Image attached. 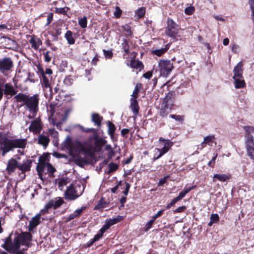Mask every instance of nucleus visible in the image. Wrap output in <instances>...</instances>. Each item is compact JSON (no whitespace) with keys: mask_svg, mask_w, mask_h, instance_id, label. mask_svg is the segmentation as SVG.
<instances>
[{"mask_svg":"<svg viewBox=\"0 0 254 254\" xmlns=\"http://www.w3.org/2000/svg\"><path fill=\"white\" fill-rule=\"evenodd\" d=\"M215 136L214 135H208L207 136H205L204 138L203 141L201 143L200 146L201 148L200 149H203L204 146L205 144H208V145H212V144L214 142H215Z\"/></svg>","mask_w":254,"mask_h":254,"instance_id":"b1692460","label":"nucleus"},{"mask_svg":"<svg viewBox=\"0 0 254 254\" xmlns=\"http://www.w3.org/2000/svg\"><path fill=\"white\" fill-rule=\"evenodd\" d=\"M74 162L79 166L83 167L85 164L88 163V161L84 158L79 157L77 155L73 156Z\"/></svg>","mask_w":254,"mask_h":254,"instance_id":"c85d7f7f","label":"nucleus"},{"mask_svg":"<svg viewBox=\"0 0 254 254\" xmlns=\"http://www.w3.org/2000/svg\"><path fill=\"white\" fill-rule=\"evenodd\" d=\"M243 64L242 62H239L237 65L235 67L233 72L234 75L233 78H242L243 75Z\"/></svg>","mask_w":254,"mask_h":254,"instance_id":"5701e85b","label":"nucleus"},{"mask_svg":"<svg viewBox=\"0 0 254 254\" xmlns=\"http://www.w3.org/2000/svg\"><path fill=\"white\" fill-rule=\"evenodd\" d=\"M83 190V186L78 185L73 186L70 185L67 187L64 193L65 199L69 200H74L82 194Z\"/></svg>","mask_w":254,"mask_h":254,"instance_id":"7ed1b4c3","label":"nucleus"},{"mask_svg":"<svg viewBox=\"0 0 254 254\" xmlns=\"http://www.w3.org/2000/svg\"><path fill=\"white\" fill-rule=\"evenodd\" d=\"M1 247L10 253H14L19 250L20 246L15 238L12 242L11 241V236L7 237L4 241V243L1 245Z\"/></svg>","mask_w":254,"mask_h":254,"instance_id":"39448f33","label":"nucleus"},{"mask_svg":"<svg viewBox=\"0 0 254 254\" xmlns=\"http://www.w3.org/2000/svg\"><path fill=\"white\" fill-rule=\"evenodd\" d=\"M42 87L44 91L45 96L47 97L48 96L52 97V91L51 88L50 83L48 78L44 75V73H42V80L41 81Z\"/></svg>","mask_w":254,"mask_h":254,"instance_id":"ddd939ff","label":"nucleus"},{"mask_svg":"<svg viewBox=\"0 0 254 254\" xmlns=\"http://www.w3.org/2000/svg\"><path fill=\"white\" fill-rule=\"evenodd\" d=\"M210 220L214 223H216L219 219V215L217 213L212 214L210 216Z\"/></svg>","mask_w":254,"mask_h":254,"instance_id":"5fc2aeb1","label":"nucleus"},{"mask_svg":"<svg viewBox=\"0 0 254 254\" xmlns=\"http://www.w3.org/2000/svg\"><path fill=\"white\" fill-rule=\"evenodd\" d=\"M13 63L9 57H5L0 60V72L6 75L7 73L12 70Z\"/></svg>","mask_w":254,"mask_h":254,"instance_id":"423d86ee","label":"nucleus"},{"mask_svg":"<svg viewBox=\"0 0 254 254\" xmlns=\"http://www.w3.org/2000/svg\"><path fill=\"white\" fill-rule=\"evenodd\" d=\"M85 208V206H82L80 208L75 210L73 213H71L67 216L66 221H70L71 220L80 216Z\"/></svg>","mask_w":254,"mask_h":254,"instance_id":"412c9836","label":"nucleus"},{"mask_svg":"<svg viewBox=\"0 0 254 254\" xmlns=\"http://www.w3.org/2000/svg\"><path fill=\"white\" fill-rule=\"evenodd\" d=\"M176 25V23L172 20H168V26L166 31V33L167 35L172 38L175 37L177 34Z\"/></svg>","mask_w":254,"mask_h":254,"instance_id":"2eb2a0df","label":"nucleus"},{"mask_svg":"<svg viewBox=\"0 0 254 254\" xmlns=\"http://www.w3.org/2000/svg\"><path fill=\"white\" fill-rule=\"evenodd\" d=\"M152 76V72L148 71L143 74V76L146 79H150Z\"/></svg>","mask_w":254,"mask_h":254,"instance_id":"338daca9","label":"nucleus"},{"mask_svg":"<svg viewBox=\"0 0 254 254\" xmlns=\"http://www.w3.org/2000/svg\"><path fill=\"white\" fill-rule=\"evenodd\" d=\"M78 24L81 28H86L87 24V17L86 16H84L83 18H80L78 20Z\"/></svg>","mask_w":254,"mask_h":254,"instance_id":"37998d69","label":"nucleus"},{"mask_svg":"<svg viewBox=\"0 0 254 254\" xmlns=\"http://www.w3.org/2000/svg\"><path fill=\"white\" fill-rule=\"evenodd\" d=\"M244 129L245 131V137L246 139H250V137H253L252 135V133L254 134V127L253 126H245Z\"/></svg>","mask_w":254,"mask_h":254,"instance_id":"c756f323","label":"nucleus"},{"mask_svg":"<svg viewBox=\"0 0 254 254\" xmlns=\"http://www.w3.org/2000/svg\"><path fill=\"white\" fill-rule=\"evenodd\" d=\"M64 202L61 197H57L50 200L45 205L44 208L41 210V213H45L50 208L53 207L54 209L60 207Z\"/></svg>","mask_w":254,"mask_h":254,"instance_id":"9d476101","label":"nucleus"},{"mask_svg":"<svg viewBox=\"0 0 254 254\" xmlns=\"http://www.w3.org/2000/svg\"><path fill=\"white\" fill-rule=\"evenodd\" d=\"M39 101V98L37 94L32 96H28L24 105L30 113L37 114L38 111Z\"/></svg>","mask_w":254,"mask_h":254,"instance_id":"20e7f679","label":"nucleus"},{"mask_svg":"<svg viewBox=\"0 0 254 254\" xmlns=\"http://www.w3.org/2000/svg\"><path fill=\"white\" fill-rule=\"evenodd\" d=\"M153 224V220H149L145 225V231H147L149 229H150Z\"/></svg>","mask_w":254,"mask_h":254,"instance_id":"e2e57ef3","label":"nucleus"},{"mask_svg":"<svg viewBox=\"0 0 254 254\" xmlns=\"http://www.w3.org/2000/svg\"><path fill=\"white\" fill-rule=\"evenodd\" d=\"M16 168L19 169V164L18 162L13 158L9 159L6 167V170L8 174H11L13 173Z\"/></svg>","mask_w":254,"mask_h":254,"instance_id":"f3484780","label":"nucleus"},{"mask_svg":"<svg viewBox=\"0 0 254 254\" xmlns=\"http://www.w3.org/2000/svg\"><path fill=\"white\" fill-rule=\"evenodd\" d=\"M171 118L177 121L182 122L184 121L183 116L176 115H170L169 116Z\"/></svg>","mask_w":254,"mask_h":254,"instance_id":"8fccbe9b","label":"nucleus"},{"mask_svg":"<svg viewBox=\"0 0 254 254\" xmlns=\"http://www.w3.org/2000/svg\"><path fill=\"white\" fill-rule=\"evenodd\" d=\"M195 188V186H192L190 187H189V188H187L186 187H185V188L184 189V190L181 191L179 194V196L182 199L183 198H184L185 195L188 193L190 191H191L192 190H193V189H194Z\"/></svg>","mask_w":254,"mask_h":254,"instance_id":"f704fd0d","label":"nucleus"},{"mask_svg":"<svg viewBox=\"0 0 254 254\" xmlns=\"http://www.w3.org/2000/svg\"><path fill=\"white\" fill-rule=\"evenodd\" d=\"M41 213L36 214L34 217L32 218L31 220L29 221L28 225V230L31 232L40 223Z\"/></svg>","mask_w":254,"mask_h":254,"instance_id":"dca6fc26","label":"nucleus"},{"mask_svg":"<svg viewBox=\"0 0 254 254\" xmlns=\"http://www.w3.org/2000/svg\"><path fill=\"white\" fill-rule=\"evenodd\" d=\"M217 154H216L211 160L208 162V165L209 166L213 167L215 164V161L217 158Z\"/></svg>","mask_w":254,"mask_h":254,"instance_id":"052dcab7","label":"nucleus"},{"mask_svg":"<svg viewBox=\"0 0 254 254\" xmlns=\"http://www.w3.org/2000/svg\"><path fill=\"white\" fill-rule=\"evenodd\" d=\"M103 118L97 113H93L91 116V121L94 123V125L98 127H100L101 125V122Z\"/></svg>","mask_w":254,"mask_h":254,"instance_id":"cd10ccee","label":"nucleus"},{"mask_svg":"<svg viewBox=\"0 0 254 254\" xmlns=\"http://www.w3.org/2000/svg\"><path fill=\"white\" fill-rule=\"evenodd\" d=\"M52 20H53V13H50L48 15V17L47 19L46 25L47 26L49 25L50 24V23L52 22Z\"/></svg>","mask_w":254,"mask_h":254,"instance_id":"0e129e2a","label":"nucleus"},{"mask_svg":"<svg viewBox=\"0 0 254 254\" xmlns=\"http://www.w3.org/2000/svg\"><path fill=\"white\" fill-rule=\"evenodd\" d=\"M122 13V11L120 7L119 6H116L115 10L114 12L115 17L116 18H119L121 16Z\"/></svg>","mask_w":254,"mask_h":254,"instance_id":"603ef678","label":"nucleus"},{"mask_svg":"<svg viewBox=\"0 0 254 254\" xmlns=\"http://www.w3.org/2000/svg\"><path fill=\"white\" fill-rule=\"evenodd\" d=\"M6 41L9 46L8 48L10 49H15L17 48V44L15 41L12 40L9 38H7Z\"/></svg>","mask_w":254,"mask_h":254,"instance_id":"e433bc0d","label":"nucleus"},{"mask_svg":"<svg viewBox=\"0 0 254 254\" xmlns=\"http://www.w3.org/2000/svg\"><path fill=\"white\" fill-rule=\"evenodd\" d=\"M169 48V44H167L163 48L157 49L152 51V53L153 55H157V56H161L162 54L165 53Z\"/></svg>","mask_w":254,"mask_h":254,"instance_id":"2f4dec72","label":"nucleus"},{"mask_svg":"<svg viewBox=\"0 0 254 254\" xmlns=\"http://www.w3.org/2000/svg\"><path fill=\"white\" fill-rule=\"evenodd\" d=\"M130 66L133 68H138L142 66V64L140 62L135 60H131L130 63Z\"/></svg>","mask_w":254,"mask_h":254,"instance_id":"a19ab883","label":"nucleus"},{"mask_svg":"<svg viewBox=\"0 0 254 254\" xmlns=\"http://www.w3.org/2000/svg\"><path fill=\"white\" fill-rule=\"evenodd\" d=\"M84 131L86 132H92L94 133V135L93 136L90 137L89 138V139L91 140L93 138L96 139L97 134H96V130L95 129H94L93 128H85V129L84 130Z\"/></svg>","mask_w":254,"mask_h":254,"instance_id":"de8ad7c7","label":"nucleus"},{"mask_svg":"<svg viewBox=\"0 0 254 254\" xmlns=\"http://www.w3.org/2000/svg\"><path fill=\"white\" fill-rule=\"evenodd\" d=\"M109 167L110 172L114 171L116 170L118 168L117 165L114 163H110L109 165Z\"/></svg>","mask_w":254,"mask_h":254,"instance_id":"4d7b16f0","label":"nucleus"},{"mask_svg":"<svg viewBox=\"0 0 254 254\" xmlns=\"http://www.w3.org/2000/svg\"><path fill=\"white\" fill-rule=\"evenodd\" d=\"M145 10L144 7H140L137 10H135L134 17L136 19H138L143 17L145 14Z\"/></svg>","mask_w":254,"mask_h":254,"instance_id":"72a5a7b5","label":"nucleus"},{"mask_svg":"<svg viewBox=\"0 0 254 254\" xmlns=\"http://www.w3.org/2000/svg\"><path fill=\"white\" fill-rule=\"evenodd\" d=\"M49 132L50 134L55 138H57L58 136V132L55 129H49Z\"/></svg>","mask_w":254,"mask_h":254,"instance_id":"6e6d98bb","label":"nucleus"},{"mask_svg":"<svg viewBox=\"0 0 254 254\" xmlns=\"http://www.w3.org/2000/svg\"><path fill=\"white\" fill-rule=\"evenodd\" d=\"M195 10L194 7L191 5H190L188 7H187L184 10L185 14L187 15H191L192 14Z\"/></svg>","mask_w":254,"mask_h":254,"instance_id":"49530a36","label":"nucleus"},{"mask_svg":"<svg viewBox=\"0 0 254 254\" xmlns=\"http://www.w3.org/2000/svg\"><path fill=\"white\" fill-rule=\"evenodd\" d=\"M64 37L69 44L72 45L74 44L75 40L73 37V33L71 31H67L65 34Z\"/></svg>","mask_w":254,"mask_h":254,"instance_id":"7c9ffc66","label":"nucleus"},{"mask_svg":"<svg viewBox=\"0 0 254 254\" xmlns=\"http://www.w3.org/2000/svg\"><path fill=\"white\" fill-rule=\"evenodd\" d=\"M159 142H163L164 143L163 147L162 148H156L155 150L157 151L159 154L157 156L154 155V159H158L162 155L166 153L173 145L174 143L169 139H165L160 137L159 138Z\"/></svg>","mask_w":254,"mask_h":254,"instance_id":"0eeeda50","label":"nucleus"},{"mask_svg":"<svg viewBox=\"0 0 254 254\" xmlns=\"http://www.w3.org/2000/svg\"><path fill=\"white\" fill-rule=\"evenodd\" d=\"M115 129L116 127L115 125L111 122H109L108 123V133L111 136L114 135Z\"/></svg>","mask_w":254,"mask_h":254,"instance_id":"79ce46f5","label":"nucleus"},{"mask_svg":"<svg viewBox=\"0 0 254 254\" xmlns=\"http://www.w3.org/2000/svg\"><path fill=\"white\" fill-rule=\"evenodd\" d=\"M43 128V125L40 118H36L33 120L28 129L30 132L34 134H39Z\"/></svg>","mask_w":254,"mask_h":254,"instance_id":"f8f14e48","label":"nucleus"},{"mask_svg":"<svg viewBox=\"0 0 254 254\" xmlns=\"http://www.w3.org/2000/svg\"><path fill=\"white\" fill-rule=\"evenodd\" d=\"M107 205V203L104 200L103 198H101L95 205L94 209L98 210L101 208H105Z\"/></svg>","mask_w":254,"mask_h":254,"instance_id":"ea45409f","label":"nucleus"},{"mask_svg":"<svg viewBox=\"0 0 254 254\" xmlns=\"http://www.w3.org/2000/svg\"><path fill=\"white\" fill-rule=\"evenodd\" d=\"M169 176H166L160 179L158 183V185L162 186L163 185H164L166 183L167 180L169 178Z\"/></svg>","mask_w":254,"mask_h":254,"instance_id":"bf43d9fd","label":"nucleus"},{"mask_svg":"<svg viewBox=\"0 0 254 254\" xmlns=\"http://www.w3.org/2000/svg\"><path fill=\"white\" fill-rule=\"evenodd\" d=\"M174 93L172 91L169 92L165 96L162 102H165L169 104H171L172 102V98Z\"/></svg>","mask_w":254,"mask_h":254,"instance_id":"58836bf2","label":"nucleus"},{"mask_svg":"<svg viewBox=\"0 0 254 254\" xmlns=\"http://www.w3.org/2000/svg\"><path fill=\"white\" fill-rule=\"evenodd\" d=\"M130 188V185L128 183H126V189L123 191V193L125 195H127Z\"/></svg>","mask_w":254,"mask_h":254,"instance_id":"69168bd1","label":"nucleus"},{"mask_svg":"<svg viewBox=\"0 0 254 254\" xmlns=\"http://www.w3.org/2000/svg\"><path fill=\"white\" fill-rule=\"evenodd\" d=\"M68 9L69 8L67 7L56 8L55 12L58 13L65 14L67 11L68 10Z\"/></svg>","mask_w":254,"mask_h":254,"instance_id":"a18cd8bd","label":"nucleus"},{"mask_svg":"<svg viewBox=\"0 0 254 254\" xmlns=\"http://www.w3.org/2000/svg\"><path fill=\"white\" fill-rule=\"evenodd\" d=\"M32 161L29 159L24 160L22 164H19V170L22 173L30 170Z\"/></svg>","mask_w":254,"mask_h":254,"instance_id":"aec40b11","label":"nucleus"},{"mask_svg":"<svg viewBox=\"0 0 254 254\" xmlns=\"http://www.w3.org/2000/svg\"><path fill=\"white\" fill-rule=\"evenodd\" d=\"M170 105L165 102H162L159 112L160 115L162 117H166L171 111V109Z\"/></svg>","mask_w":254,"mask_h":254,"instance_id":"6ab92c4d","label":"nucleus"},{"mask_svg":"<svg viewBox=\"0 0 254 254\" xmlns=\"http://www.w3.org/2000/svg\"><path fill=\"white\" fill-rule=\"evenodd\" d=\"M4 93L6 95L12 96L16 94V91L10 84L5 83L4 84Z\"/></svg>","mask_w":254,"mask_h":254,"instance_id":"4be33fe9","label":"nucleus"},{"mask_svg":"<svg viewBox=\"0 0 254 254\" xmlns=\"http://www.w3.org/2000/svg\"><path fill=\"white\" fill-rule=\"evenodd\" d=\"M103 236L100 233H97L95 235L94 237L93 238V242H96L98 241Z\"/></svg>","mask_w":254,"mask_h":254,"instance_id":"774afa93","label":"nucleus"},{"mask_svg":"<svg viewBox=\"0 0 254 254\" xmlns=\"http://www.w3.org/2000/svg\"><path fill=\"white\" fill-rule=\"evenodd\" d=\"M28 96V95H26L22 94V93H18L15 96L14 98L16 99V101H17V102L23 101L24 102V104H25Z\"/></svg>","mask_w":254,"mask_h":254,"instance_id":"4c0bfd02","label":"nucleus"},{"mask_svg":"<svg viewBox=\"0 0 254 254\" xmlns=\"http://www.w3.org/2000/svg\"><path fill=\"white\" fill-rule=\"evenodd\" d=\"M15 239L20 247V245L29 247V243L32 239V235L29 232H22L16 237Z\"/></svg>","mask_w":254,"mask_h":254,"instance_id":"9b49d317","label":"nucleus"},{"mask_svg":"<svg viewBox=\"0 0 254 254\" xmlns=\"http://www.w3.org/2000/svg\"><path fill=\"white\" fill-rule=\"evenodd\" d=\"M159 67L161 75L164 76H167L173 68V64L168 60L160 61Z\"/></svg>","mask_w":254,"mask_h":254,"instance_id":"6e6552de","label":"nucleus"},{"mask_svg":"<svg viewBox=\"0 0 254 254\" xmlns=\"http://www.w3.org/2000/svg\"><path fill=\"white\" fill-rule=\"evenodd\" d=\"M122 48L123 49L125 54H127L129 53V46L128 41L126 38H123L122 43Z\"/></svg>","mask_w":254,"mask_h":254,"instance_id":"c9c22d12","label":"nucleus"},{"mask_svg":"<svg viewBox=\"0 0 254 254\" xmlns=\"http://www.w3.org/2000/svg\"><path fill=\"white\" fill-rule=\"evenodd\" d=\"M29 42L31 45V47L37 50L39 47L42 44V41L37 37L32 36L29 40Z\"/></svg>","mask_w":254,"mask_h":254,"instance_id":"393cba45","label":"nucleus"},{"mask_svg":"<svg viewBox=\"0 0 254 254\" xmlns=\"http://www.w3.org/2000/svg\"><path fill=\"white\" fill-rule=\"evenodd\" d=\"M67 139L69 140L66 143V147L68 149L70 155L73 156H77L80 153L87 155L89 153L90 149L92 147L90 145L87 147L85 144L78 141L72 142L69 137H68Z\"/></svg>","mask_w":254,"mask_h":254,"instance_id":"f03ea898","label":"nucleus"},{"mask_svg":"<svg viewBox=\"0 0 254 254\" xmlns=\"http://www.w3.org/2000/svg\"><path fill=\"white\" fill-rule=\"evenodd\" d=\"M38 143L46 148L50 142V139L48 135L40 134L37 137Z\"/></svg>","mask_w":254,"mask_h":254,"instance_id":"a211bd4d","label":"nucleus"},{"mask_svg":"<svg viewBox=\"0 0 254 254\" xmlns=\"http://www.w3.org/2000/svg\"><path fill=\"white\" fill-rule=\"evenodd\" d=\"M66 183L67 181L65 180L64 179L60 180L58 182L59 189L61 190H62L63 187L64 186H65L66 185Z\"/></svg>","mask_w":254,"mask_h":254,"instance_id":"864d4df0","label":"nucleus"},{"mask_svg":"<svg viewBox=\"0 0 254 254\" xmlns=\"http://www.w3.org/2000/svg\"><path fill=\"white\" fill-rule=\"evenodd\" d=\"M246 145L249 156L254 159V137H250V139H246Z\"/></svg>","mask_w":254,"mask_h":254,"instance_id":"4468645a","label":"nucleus"},{"mask_svg":"<svg viewBox=\"0 0 254 254\" xmlns=\"http://www.w3.org/2000/svg\"><path fill=\"white\" fill-rule=\"evenodd\" d=\"M50 53V52L49 51H47L43 53L44 61L47 63H49L51 60L52 56L49 55Z\"/></svg>","mask_w":254,"mask_h":254,"instance_id":"3c124183","label":"nucleus"},{"mask_svg":"<svg viewBox=\"0 0 254 254\" xmlns=\"http://www.w3.org/2000/svg\"><path fill=\"white\" fill-rule=\"evenodd\" d=\"M186 209V207L185 206H182L178 207L173 211L174 213H180L184 211Z\"/></svg>","mask_w":254,"mask_h":254,"instance_id":"680f3d73","label":"nucleus"},{"mask_svg":"<svg viewBox=\"0 0 254 254\" xmlns=\"http://www.w3.org/2000/svg\"><path fill=\"white\" fill-rule=\"evenodd\" d=\"M234 79L235 87L237 89L244 87L245 86V82L241 78H233Z\"/></svg>","mask_w":254,"mask_h":254,"instance_id":"473e14b6","label":"nucleus"},{"mask_svg":"<svg viewBox=\"0 0 254 254\" xmlns=\"http://www.w3.org/2000/svg\"><path fill=\"white\" fill-rule=\"evenodd\" d=\"M130 107L134 115H136L138 113L139 107L138 105L137 101L135 98L130 99Z\"/></svg>","mask_w":254,"mask_h":254,"instance_id":"a878e982","label":"nucleus"},{"mask_svg":"<svg viewBox=\"0 0 254 254\" xmlns=\"http://www.w3.org/2000/svg\"><path fill=\"white\" fill-rule=\"evenodd\" d=\"M104 54L107 59H111L113 57V53L111 51L103 50Z\"/></svg>","mask_w":254,"mask_h":254,"instance_id":"13d9d810","label":"nucleus"},{"mask_svg":"<svg viewBox=\"0 0 254 254\" xmlns=\"http://www.w3.org/2000/svg\"><path fill=\"white\" fill-rule=\"evenodd\" d=\"M231 175L229 174H215L213 176V182H215V179H217L218 180L221 182H225L228 180L230 178Z\"/></svg>","mask_w":254,"mask_h":254,"instance_id":"bb28decb","label":"nucleus"},{"mask_svg":"<svg viewBox=\"0 0 254 254\" xmlns=\"http://www.w3.org/2000/svg\"><path fill=\"white\" fill-rule=\"evenodd\" d=\"M249 3L251 10V16L254 21V0H249Z\"/></svg>","mask_w":254,"mask_h":254,"instance_id":"09e8293b","label":"nucleus"},{"mask_svg":"<svg viewBox=\"0 0 254 254\" xmlns=\"http://www.w3.org/2000/svg\"><path fill=\"white\" fill-rule=\"evenodd\" d=\"M141 84H137L134 89V90L132 92L131 96L133 97L132 98L136 99L138 97V94L139 92V88H141Z\"/></svg>","mask_w":254,"mask_h":254,"instance_id":"c03bdc74","label":"nucleus"},{"mask_svg":"<svg viewBox=\"0 0 254 254\" xmlns=\"http://www.w3.org/2000/svg\"><path fill=\"white\" fill-rule=\"evenodd\" d=\"M27 142L26 138H15L10 137L6 133L0 132V150L2 156L16 148L24 149Z\"/></svg>","mask_w":254,"mask_h":254,"instance_id":"f257e3e1","label":"nucleus"},{"mask_svg":"<svg viewBox=\"0 0 254 254\" xmlns=\"http://www.w3.org/2000/svg\"><path fill=\"white\" fill-rule=\"evenodd\" d=\"M47 169V172L49 173V176L51 177H54V174L56 172V169L49 163H41L40 164L38 165L36 167L38 173L41 178L44 169Z\"/></svg>","mask_w":254,"mask_h":254,"instance_id":"1a4fd4ad","label":"nucleus"}]
</instances>
